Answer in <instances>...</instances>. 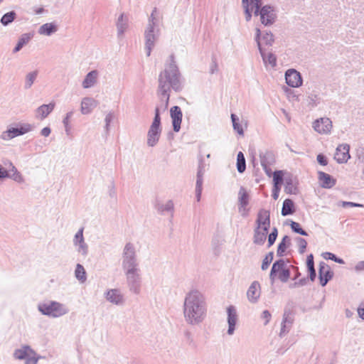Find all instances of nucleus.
I'll return each mask as SVG.
<instances>
[{
    "instance_id": "obj_1",
    "label": "nucleus",
    "mask_w": 364,
    "mask_h": 364,
    "mask_svg": "<svg viewBox=\"0 0 364 364\" xmlns=\"http://www.w3.org/2000/svg\"><path fill=\"white\" fill-rule=\"evenodd\" d=\"M171 61V63L165 68L164 71L160 73L159 79V92L161 95L166 97V107H167L168 104V92L171 87L177 89L179 82L177 67L172 58Z\"/></svg>"
},
{
    "instance_id": "obj_2",
    "label": "nucleus",
    "mask_w": 364,
    "mask_h": 364,
    "mask_svg": "<svg viewBox=\"0 0 364 364\" xmlns=\"http://www.w3.org/2000/svg\"><path fill=\"white\" fill-rule=\"evenodd\" d=\"M202 295L197 291H191L184 303V315L191 323L198 322L204 314Z\"/></svg>"
},
{
    "instance_id": "obj_3",
    "label": "nucleus",
    "mask_w": 364,
    "mask_h": 364,
    "mask_svg": "<svg viewBox=\"0 0 364 364\" xmlns=\"http://www.w3.org/2000/svg\"><path fill=\"white\" fill-rule=\"evenodd\" d=\"M270 228V213L269 210L262 209L257 215L255 228L254 230L253 242L257 245L264 243Z\"/></svg>"
},
{
    "instance_id": "obj_4",
    "label": "nucleus",
    "mask_w": 364,
    "mask_h": 364,
    "mask_svg": "<svg viewBox=\"0 0 364 364\" xmlns=\"http://www.w3.org/2000/svg\"><path fill=\"white\" fill-rule=\"evenodd\" d=\"M38 309L43 314L53 317H59L68 312L67 309L63 304L56 301L40 304Z\"/></svg>"
},
{
    "instance_id": "obj_5",
    "label": "nucleus",
    "mask_w": 364,
    "mask_h": 364,
    "mask_svg": "<svg viewBox=\"0 0 364 364\" xmlns=\"http://www.w3.org/2000/svg\"><path fill=\"white\" fill-rule=\"evenodd\" d=\"M271 277H277L283 282H287L290 277V272L284 260H279L274 263L271 274Z\"/></svg>"
},
{
    "instance_id": "obj_6",
    "label": "nucleus",
    "mask_w": 364,
    "mask_h": 364,
    "mask_svg": "<svg viewBox=\"0 0 364 364\" xmlns=\"http://www.w3.org/2000/svg\"><path fill=\"white\" fill-rule=\"evenodd\" d=\"M14 356L18 360H26V364H36L38 358L36 353L29 346H23L14 351Z\"/></svg>"
},
{
    "instance_id": "obj_7",
    "label": "nucleus",
    "mask_w": 364,
    "mask_h": 364,
    "mask_svg": "<svg viewBox=\"0 0 364 364\" xmlns=\"http://www.w3.org/2000/svg\"><path fill=\"white\" fill-rule=\"evenodd\" d=\"M242 4L245 11L246 20L250 21L252 12L256 16L259 14L262 0H242Z\"/></svg>"
},
{
    "instance_id": "obj_8",
    "label": "nucleus",
    "mask_w": 364,
    "mask_h": 364,
    "mask_svg": "<svg viewBox=\"0 0 364 364\" xmlns=\"http://www.w3.org/2000/svg\"><path fill=\"white\" fill-rule=\"evenodd\" d=\"M333 275V273L327 264L323 262L319 264V279L321 286H325L331 279Z\"/></svg>"
},
{
    "instance_id": "obj_9",
    "label": "nucleus",
    "mask_w": 364,
    "mask_h": 364,
    "mask_svg": "<svg viewBox=\"0 0 364 364\" xmlns=\"http://www.w3.org/2000/svg\"><path fill=\"white\" fill-rule=\"evenodd\" d=\"M287 83L292 87H298L302 84L300 73L295 70H289L285 75Z\"/></svg>"
},
{
    "instance_id": "obj_10",
    "label": "nucleus",
    "mask_w": 364,
    "mask_h": 364,
    "mask_svg": "<svg viewBox=\"0 0 364 364\" xmlns=\"http://www.w3.org/2000/svg\"><path fill=\"white\" fill-rule=\"evenodd\" d=\"M314 128L319 134H328L332 128L331 121L328 118H321L314 122Z\"/></svg>"
},
{
    "instance_id": "obj_11",
    "label": "nucleus",
    "mask_w": 364,
    "mask_h": 364,
    "mask_svg": "<svg viewBox=\"0 0 364 364\" xmlns=\"http://www.w3.org/2000/svg\"><path fill=\"white\" fill-rule=\"evenodd\" d=\"M171 117L172 119V123L173 127V130L175 132H178L181 129V124L182 122L183 114L181 109L178 106H173L171 109Z\"/></svg>"
},
{
    "instance_id": "obj_12",
    "label": "nucleus",
    "mask_w": 364,
    "mask_h": 364,
    "mask_svg": "<svg viewBox=\"0 0 364 364\" xmlns=\"http://www.w3.org/2000/svg\"><path fill=\"white\" fill-rule=\"evenodd\" d=\"M261 22L264 25L267 26L272 24L274 19V10L269 6H264L259 11Z\"/></svg>"
},
{
    "instance_id": "obj_13",
    "label": "nucleus",
    "mask_w": 364,
    "mask_h": 364,
    "mask_svg": "<svg viewBox=\"0 0 364 364\" xmlns=\"http://www.w3.org/2000/svg\"><path fill=\"white\" fill-rule=\"evenodd\" d=\"M334 158L338 163L346 162L350 158L349 146L347 144L339 145L336 149Z\"/></svg>"
},
{
    "instance_id": "obj_14",
    "label": "nucleus",
    "mask_w": 364,
    "mask_h": 364,
    "mask_svg": "<svg viewBox=\"0 0 364 364\" xmlns=\"http://www.w3.org/2000/svg\"><path fill=\"white\" fill-rule=\"evenodd\" d=\"M259 36H260V30L259 28H257L256 29V40L257 41V45L259 48L261 55L263 58V60L264 61L265 63H269L270 65L274 66L276 65V58L273 54H272L270 53H266L263 51L262 48H261V43L259 40Z\"/></svg>"
},
{
    "instance_id": "obj_15",
    "label": "nucleus",
    "mask_w": 364,
    "mask_h": 364,
    "mask_svg": "<svg viewBox=\"0 0 364 364\" xmlns=\"http://www.w3.org/2000/svg\"><path fill=\"white\" fill-rule=\"evenodd\" d=\"M228 322L229 325L228 333L231 335L235 331V326L237 321V312L233 306H230L227 309Z\"/></svg>"
},
{
    "instance_id": "obj_16",
    "label": "nucleus",
    "mask_w": 364,
    "mask_h": 364,
    "mask_svg": "<svg viewBox=\"0 0 364 364\" xmlns=\"http://www.w3.org/2000/svg\"><path fill=\"white\" fill-rule=\"evenodd\" d=\"M318 180L321 186L325 188H332L336 182L331 176L322 171L318 172Z\"/></svg>"
},
{
    "instance_id": "obj_17",
    "label": "nucleus",
    "mask_w": 364,
    "mask_h": 364,
    "mask_svg": "<svg viewBox=\"0 0 364 364\" xmlns=\"http://www.w3.org/2000/svg\"><path fill=\"white\" fill-rule=\"evenodd\" d=\"M247 298L251 302H255L260 296V285L259 282H254L247 292Z\"/></svg>"
},
{
    "instance_id": "obj_18",
    "label": "nucleus",
    "mask_w": 364,
    "mask_h": 364,
    "mask_svg": "<svg viewBox=\"0 0 364 364\" xmlns=\"http://www.w3.org/2000/svg\"><path fill=\"white\" fill-rule=\"evenodd\" d=\"M55 106V102H50L48 105H43L36 109V117L43 119L53 110Z\"/></svg>"
},
{
    "instance_id": "obj_19",
    "label": "nucleus",
    "mask_w": 364,
    "mask_h": 364,
    "mask_svg": "<svg viewBox=\"0 0 364 364\" xmlns=\"http://www.w3.org/2000/svg\"><path fill=\"white\" fill-rule=\"evenodd\" d=\"M97 102L92 98L85 97L81 102V112L84 114H89L97 106Z\"/></svg>"
},
{
    "instance_id": "obj_20",
    "label": "nucleus",
    "mask_w": 364,
    "mask_h": 364,
    "mask_svg": "<svg viewBox=\"0 0 364 364\" xmlns=\"http://www.w3.org/2000/svg\"><path fill=\"white\" fill-rule=\"evenodd\" d=\"M31 130V127L30 124H25L20 128H11L9 129L6 132L7 137L9 139L14 138L15 136L26 134Z\"/></svg>"
},
{
    "instance_id": "obj_21",
    "label": "nucleus",
    "mask_w": 364,
    "mask_h": 364,
    "mask_svg": "<svg viewBox=\"0 0 364 364\" xmlns=\"http://www.w3.org/2000/svg\"><path fill=\"white\" fill-rule=\"evenodd\" d=\"M153 33H154V27L152 26H151L149 28V30L147 32H146V34H145L146 46V48L148 50L147 55H150L151 48L154 44L155 36Z\"/></svg>"
},
{
    "instance_id": "obj_22",
    "label": "nucleus",
    "mask_w": 364,
    "mask_h": 364,
    "mask_svg": "<svg viewBox=\"0 0 364 364\" xmlns=\"http://www.w3.org/2000/svg\"><path fill=\"white\" fill-rule=\"evenodd\" d=\"M97 72L96 70H93L90 72L85 77L84 81L82 82V86L84 88H89L92 87L97 80Z\"/></svg>"
},
{
    "instance_id": "obj_23",
    "label": "nucleus",
    "mask_w": 364,
    "mask_h": 364,
    "mask_svg": "<svg viewBox=\"0 0 364 364\" xmlns=\"http://www.w3.org/2000/svg\"><path fill=\"white\" fill-rule=\"evenodd\" d=\"M106 297L107 300L116 304H119L122 301V296L117 289L108 291Z\"/></svg>"
},
{
    "instance_id": "obj_24",
    "label": "nucleus",
    "mask_w": 364,
    "mask_h": 364,
    "mask_svg": "<svg viewBox=\"0 0 364 364\" xmlns=\"http://www.w3.org/2000/svg\"><path fill=\"white\" fill-rule=\"evenodd\" d=\"M161 129L150 127L148 133V144L154 146L159 140Z\"/></svg>"
},
{
    "instance_id": "obj_25",
    "label": "nucleus",
    "mask_w": 364,
    "mask_h": 364,
    "mask_svg": "<svg viewBox=\"0 0 364 364\" xmlns=\"http://www.w3.org/2000/svg\"><path fill=\"white\" fill-rule=\"evenodd\" d=\"M294 205L291 200L286 199L283 203V206L282 209V215H288L294 213Z\"/></svg>"
},
{
    "instance_id": "obj_26",
    "label": "nucleus",
    "mask_w": 364,
    "mask_h": 364,
    "mask_svg": "<svg viewBox=\"0 0 364 364\" xmlns=\"http://www.w3.org/2000/svg\"><path fill=\"white\" fill-rule=\"evenodd\" d=\"M57 30L56 26L52 23H45L41 26L39 33L43 35L49 36Z\"/></svg>"
},
{
    "instance_id": "obj_27",
    "label": "nucleus",
    "mask_w": 364,
    "mask_h": 364,
    "mask_svg": "<svg viewBox=\"0 0 364 364\" xmlns=\"http://www.w3.org/2000/svg\"><path fill=\"white\" fill-rule=\"evenodd\" d=\"M306 266L309 272L310 279L311 281H314L316 274L314 269V256L311 254L307 257Z\"/></svg>"
},
{
    "instance_id": "obj_28",
    "label": "nucleus",
    "mask_w": 364,
    "mask_h": 364,
    "mask_svg": "<svg viewBox=\"0 0 364 364\" xmlns=\"http://www.w3.org/2000/svg\"><path fill=\"white\" fill-rule=\"evenodd\" d=\"M290 244V238L287 235H285L281 242L279 244L277 248V255L279 256H282L284 253L286 252L288 246Z\"/></svg>"
},
{
    "instance_id": "obj_29",
    "label": "nucleus",
    "mask_w": 364,
    "mask_h": 364,
    "mask_svg": "<svg viewBox=\"0 0 364 364\" xmlns=\"http://www.w3.org/2000/svg\"><path fill=\"white\" fill-rule=\"evenodd\" d=\"M75 277L82 283L86 281V272L85 268L80 264H77L75 271Z\"/></svg>"
},
{
    "instance_id": "obj_30",
    "label": "nucleus",
    "mask_w": 364,
    "mask_h": 364,
    "mask_svg": "<svg viewBox=\"0 0 364 364\" xmlns=\"http://www.w3.org/2000/svg\"><path fill=\"white\" fill-rule=\"evenodd\" d=\"M246 168L245 159L242 152L240 151L237 156V169L238 172L243 173Z\"/></svg>"
},
{
    "instance_id": "obj_31",
    "label": "nucleus",
    "mask_w": 364,
    "mask_h": 364,
    "mask_svg": "<svg viewBox=\"0 0 364 364\" xmlns=\"http://www.w3.org/2000/svg\"><path fill=\"white\" fill-rule=\"evenodd\" d=\"M124 267L127 269V275L128 279H134V276L137 272L136 265L131 261H129L124 264Z\"/></svg>"
},
{
    "instance_id": "obj_32",
    "label": "nucleus",
    "mask_w": 364,
    "mask_h": 364,
    "mask_svg": "<svg viewBox=\"0 0 364 364\" xmlns=\"http://www.w3.org/2000/svg\"><path fill=\"white\" fill-rule=\"evenodd\" d=\"M284 172L282 171H276L273 173L274 186H280L283 182Z\"/></svg>"
},
{
    "instance_id": "obj_33",
    "label": "nucleus",
    "mask_w": 364,
    "mask_h": 364,
    "mask_svg": "<svg viewBox=\"0 0 364 364\" xmlns=\"http://www.w3.org/2000/svg\"><path fill=\"white\" fill-rule=\"evenodd\" d=\"M239 200L242 206H245L248 203L249 196L244 188H241L239 191Z\"/></svg>"
},
{
    "instance_id": "obj_34",
    "label": "nucleus",
    "mask_w": 364,
    "mask_h": 364,
    "mask_svg": "<svg viewBox=\"0 0 364 364\" xmlns=\"http://www.w3.org/2000/svg\"><path fill=\"white\" fill-rule=\"evenodd\" d=\"M16 14L13 11L9 12L3 16L1 19V22L4 25H7L12 22L15 18Z\"/></svg>"
},
{
    "instance_id": "obj_35",
    "label": "nucleus",
    "mask_w": 364,
    "mask_h": 364,
    "mask_svg": "<svg viewBox=\"0 0 364 364\" xmlns=\"http://www.w3.org/2000/svg\"><path fill=\"white\" fill-rule=\"evenodd\" d=\"M161 118L159 116V109L158 107L155 109V117L154 122L151 126V128L160 129Z\"/></svg>"
},
{
    "instance_id": "obj_36",
    "label": "nucleus",
    "mask_w": 364,
    "mask_h": 364,
    "mask_svg": "<svg viewBox=\"0 0 364 364\" xmlns=\"http://www.w3.org/2000/svg\"><path fill=\"white\" fill-rule=\"evenodd\" d=\"M231 119H232V122L233 127H234L235 130H236L238 134H242L243 129H242V126L237 122L238 119L236 117V116L234 114H231Z\"/></svg>"
},
{
    "instance_id": "obj_37",
    "label": "nucleus",
    "mask_w": 364,
    "mask_h": 364,
    "mask_svg": "<svg viewBox=\"0 0 364 364\" xmlns=\"http://www.w3.org/2000/svg\"><path fill=\"white\" fill-rule=\"evenodd\" d=\"M291 228L296 233H299L301 235H307L306 232L301 228V225L299 223L292 221L291 223Z\"/></svg>"
},
{
    "instance_id": "obj_38",
    "label": "nucleus",
    "mask_w": 364,
    "mask_h": 364,
    "mask_svg": "<svg viewBox=\"0 0 364 364\" xmlns=\"http://www.w3.org/2000/svg\"><path fill=\"white\" fill-rule=\"evenodd\" d=\"M278 235V230L277 228H274L271 233L268 236V246L271 247L275 242Z\"/></svg>"
},
{
    "instance_id": "obj_39",
    "label": "nucleus",
    "mask_w": 364,
    "mask_h": 364,
    "mask_svg": "<svg viewBox=\"0 0 364 364\" xmlns=\"http://www.w3.org/2000/svg\"><path fill=\"white\" fill-rule=\"evenodd\" d=\"M83 230L82 229H80L76 234H75V240H74V242L75 244H79V245H81L82 243H83Z\"/></svg>"
},
{
    "instance_id": "obj_40",
    "label": "nucleus",
    "mask_w": 364,
    "mask_h": 364,
    "mask_svg": "<svg viewBox=\"0 0 364 364\" xmlns=\"http://www.w3.org/2000/svg\"><path fill=\"white\" fill-rule=\"evenodd\" d=\"M299 252L304 253L307 246V242L303 238H299L297 240Z\"/></svg>"
},
{
    "instance_id": "obj_41",
    "label": "nucleus",
    "mask_w": 364,
    "mask_h": 364,
    "mask_svg": "<svg viewBox=\"0 0 364 364\" xmlns=\"http://www.w3.org/2000/svg\"><path fill=\"white\" fill-rule=\"evenodd\" d=\"M31 38V36L28 33H25L21 36V37L18 40V43H20L22 46L27 44Z\"/></svg>"
},
{
    "instance_id": "obj_42",
    "label": "nucleus",
    "mask_w": 364,
    "mask_h": 364,
    "mask_svg": "<svg viewBox=\"0 0 364 364\" xmlns=\"http://www.w3.org/2000/svg\"><path fill=\"white\" fill-rule=\"evenodd\" d=\"M326 256H325V258L326 259H332L338 263H340V264H343V260L342 259H339V258H337L336 257V255L333 253H331V252H326Z\"/></svg>"
},
{
    "instance_id": "obj_43",
    "label": "nucleus",
    "mask_w": 364,
    "mask_h": 364,
    "mask_svg": "<svg viewBox=\"0 0 364 364\" xmlns=\"http://www.w3.org/2000/svg\"><path fill=\"white\" fill-rule=\"evenodd\" d=\"M37 76V72L29 73L26 77L27 84L30 87Z\"/></svg>"
},
{
    "instance_id": "obj_44",
    "label": "nucleus",
    "mask_w": 364,
    "mask_h": 364,
    "mask_svg": "<svg viewBox=\"0 0 364 364\" xmlns=\"http://www.w3.org/2000/svg\"><path fill=\"white\" fill-rule=\"evenodd\" d=\"M271 316V314L267 310L262 312V318L264 320V325H267L269 322Z\"/></svg>"
},
{
    "instance_id": "obj_45",
    "label": "nucleus",
    "mask_w": 364,
    "mask_h": 364,
    "mask_svg": "<svg viewBox=\"0 0 364 364\" xmlns=\"http://www.w3.org/2000/svg\"><path fill=\"white\" fill-rule=\"evenodd\" d=\"M201 191H202V180L199 178L197 180V182H196V193H197L198 200H200Z\"/></svg>"
},
{
    "instance_id": "obj_46",
    "label": "nucleus",
    "mask_w": 364,
    "mask_h": 364,
    "mask_svg": "<svg viewBox=\"0 0 364 364\" xmlns=\"http://www.w3.org/2000/svg\"><path fill=\"white\" fill-rule=\"evenodd\" d=\"M272 254H270V259H269L268 256H267L264 259H263V262H262V269L263 270H265L268 268L271 261H272Z\"/></svg>"
},
{
    "instance_id": "obj_47",
    "label": "nucleus",
    "mask_w": 364,
    "mask_h": 364,
    "mask_svg": "<svg viewBox=\"0 0 364 364\" xmlns=\"http://www.w3.org/2000/svg\"><path fill=\"white\" fill-rule=\"evenodd\" d=\"M317 161L321 165L323 166H326L328 164L326 156L323 154H318L317 156Z\"/></svg>"
},
{
    "instance_id": "obj_48",
    "label": "nucleus",
    "mask_w": 364,
    "mask_h": 364,
    "mask_svg": "<svg viewBox=\"0 0 364 364\" xmlns=\"http://www.w3.org/2000/svg\"><path fill=\"white\" fill-rule=\"evenodd\" d=\"M342 206L343 207H347V206H350V207H363V205L360 204V203H353V202H346V201H343L342 203Z\"/></svg>"
},
{
    "instance_id": "obj_49",
    "label": "nucleus",
    "mask_w": 364,
    "mask_h": 364,
    "mask_svg": "<svg viewBox=\"0 0 364 364\" xmlns=\"http://www.w3.org/2000/svg\"><path fill=\"white\" fill-rule=\"evenodd\" d=\"M279 190L280 186H274L272 196L274 200H277L278 198Z\"/></svg>"
},
{
    "instance_id": "obj_50",
    "label": "nucleus",
    "mask_w": 364,
    "mask_h": 364,
    "mask_svg": "<svg viewBox=\"0 0 364 364\" xmlns=\"http://www.w3.org/2000/svg\"><path fill=\"white\" fill-rule=\"evenodd\" d=\"M50 134V129L49 127H45L41 130V134L43 136H48Z\"/></svg>"
},
{
    "instance_id": "obj_51",
    "label": "nucleus",
    "mask_w": 364,
    "mask_h": 364,
    "mask_svg": "<svg viewBox=\"0 0 364 364\" xmlns=\"http://www.w3.org/2000/svg\"><path fill=\"white\" fill-rule=\"evenodd\" d=\"M71 115H72V114H71V113H68V114H67V115H66L65 118V119H64V120H63V123H64V124H65V126L66 127H67L68 126V124H69L70 119V117H71Z\"/></svg>"
},
{
    "instance_id": "obj_52",
    "label": "nucleus",
    "mask_w": 364,
    "mask_h": 364,
    "mask_svg": "<svg viewBox=\"0 0 364 364\" xmlns=\"http://www.w3.org/2000/svg\"><path fill=\"white\" fill-rule=\"evenodd\" d=\"M264 39H266L267 42L269 43H271L274 41L272 35L268 33H267L266 36H264Z\"/></svg>"
},
{
    "instance_id": "obj_53",
    "label": "nucleus",
    "mask_w": 364,
    "mask_h": 364,
    "mask_svg": "<svg viewBox=\"0 0 364 364\" xmlns=\"http://www.w3.org/2000/svg\"><path fill=\"white\" fill-rule=\"evenodd\" d=\"M125 254H128L129 252H130L131 253H132V247L130 244H127L125 247Z\"/></svg>"
},
{
    "instance_id": "obj_54",
    "label": "nucleus",
    "mask_w": 364,
    "mask_h": 364,
    "mask_svg": "<svg viewBox=\"0 0 364 364\" xmlns=\"http://www.w3.org/2000/svg\"><path fill=\"white\" fill-rule=\"evenodd\" d=\"M23 46H22L20 43H18H18H17L16 46V48H14V53H16V52L19 51V50L21 49V48H22Z\"/></svg>"
},
{
    "instance_id": "obj_55",
    "label": "nucleus",
    "mask_w": 364,
    "mask_h": 364,
    "mask_svg": "<svg viewBox=\"0 0 364 364\" xmlns=\"http://www.w3.org/2000/svg\"><path fill=\"white\" fill-rule=\"evenodd\" d=\"M360 316L364 319V309L359 310L358 311Z\"/></svg>"
},
{
    "instance_id": "obj_56",
    "label": "nucleus",
    "mask_w": 364,
    "mask_h": 364,
    "mask_svg": "<svg viewBox=\"0 0 364 364\" xmlns=\"http://www.w3.org/2000/svg\"><path fill=\"white\" fill-rule=\"evenodd\" d=\"M42 11H43V9H38V11H37V13H41Z\"/></svg>"
},
{
    "instance_id": "obj_57",
    "label": "nucleus",
    "mask_w": 364,
    "mask_h": 364,
    "mask_svg": "<svg viewBox=\"0 0 364 364\" xmlns=\"http://www.w3.org/2000/svg\"><path fill=\"white\" fill-rule=\"evenodd\" d=\"M363 265L364 266V262H363Z\"/></svg>"
}]
</instances>
